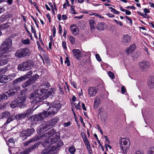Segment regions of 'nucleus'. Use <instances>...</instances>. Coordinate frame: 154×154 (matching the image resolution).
I'll list each match as a JSON object with an SVG mask.
<instances>
[{
	"label": "nucleus",
	"instance_id": "nucleus-1",
	"mask_svg": "<svg viewBox=\"0 0 154 154\" xmlns=\"http://www.w3.org/2000/svg\"><path fill=\"white\" fill-rule=\"evenodd\" d=\"M43 88L39 90L35 91L33 93L30 94L29 96L30 99H34L32 103L33 105L41 102L44 100L48 98L49 95H52L54 92V90L53 88H51L47 91L45 88H48L49 84L48 82H45L43 84Z\"/></svg>",
	"mask_w": 154,
	"mask_h": 154
},
{
	"label": "nucleus",
	"instance_id": "nucleus-2",
	"mask_svg": "<svg viewBox=\"0 0 154 154\" xmlns=\"http://www.w3.org/2000/svg\"><path fill=\"white\" fill-rule=\"evenodd\" d=\"M47 137L44 142L42 143V146L44 147L48 146L50 145L53 144L58 145L57 143L58 140L60 138L59 134L55 130L53 129L50 131L42 134L40 138Z\"/></svg>",
	"mask_w": 154,
	"mask_h": 154
},
{
	"label": "nucleus",
	"instance_id": "nucleus-3",
	"mask_svg": "<svg viewBox=\"0 0 154 154\" xmlns=\"http://www.w3.org/2000/svg\"><path fill=\"white\" fill-rule=\"evenodd\" d=\"M43 106L45 107V110L47 111L48 117L49 115H53L56 114L61 108V105L58 101H54L51 106L49 104V102L43 104Z\"/></svg>",
	"mask_w": 154,
	"mask_h": 154
},
{
	"label": "nucleus",
	"instance_id": "nucleus-4",
	"mask_svg": "<svg viewBox=\"0 0 154 154\" xmlns=\"http://www.w3.org/2000/svg\"><path fill=\"white\" fill-rule=\"evenodd\" d=\"M60 142L61 144L60 145H57L56 144H53L52 145H51L47 146V149L42 150L41 152V154H54L58 150L59 147L63 144L62 141H60Z\"/></svg>",
	"mask_w": 154,
	"mask_h": 154
},
{
	"label": "nucleus",
	"instance_id": "nucleus-5",
	"mask_svg": "<svg viewBox=\"0 0 154 154\" xmlns=\"http://www.w3.org/2000/svg\"><path fill=\"white\" fill-rule=\"evenodd\" d=\"M31 51L28 48H20L17 50L15 54V56L18 58H24L30 55Z\"/></svg>",
	"mask_w": 154,
	"mask_h": 154
},
{
	"label": "nucleus",
	"instance_id": "nucleus-6",
	"mask_svg": "<svg viewBox=\"0 0 154 154\" xmlns=\"http://www.w3.org/2000/svg\"><path fill=\"white\" fill-rule=\"evenodd\" d=\"M33 64V62L30 60H27L19 64L17 67L19 70L24 71L31 68Z\"/></svg>",
	"mask_w": 154,
	"mask_h": 154
},
{
	"label": "nucleus",
	"instance_id": "nucleus-7",
	"mask_svg": "<svg viewBox=\"0 0 154 154\" xmlns=\"http://www.w3.org/2000/svg\"><path fill=\"white\" fill-rule=\"evenodd\" d=\"M12 45V40L11 38H8L2 43L0 48L4 54L11 48Z\"/></svg>",
	"mask_w": 154,
	"mask_h": 154
},
{
	"label": "nucleus",
	"instance_id": "nucleus-8",
	"mask_svg": "<svg viewBox=\"0 0 154 154\" xmlns=\"http://www.w3.org/2000/svg\"><path fill=\"white\" fill-rule=\"evenodd\" d=\"M47 117L48 115H47V111L45 110L44 112L32 116L30 119L32 121H36L41 120Z\"/></svg>",
	"mask_w": 154,
	"mask_h": 154
},
{
	"label": "nucleus",
	"instance_id": "nucleus-9",
	"mask_svg": "<svg viewBox=\"0 0 154 154\" xmlns=\"http://www.w3.org/2000/svg\"><path fill=\"white\" fill-rule=\"evenodd\" d=\"M20 87H13L12 89L8 90L7 92H5L3 93V94L6 95L5 98L6 99H7L8 97H10L14 95L15 93L17 90H20Z\"/></svg>",
	"mask_w": 154,
	"mask_h": 154
},
{
	"label": "nucleus",
	"instance_id": "nucleus-10",
	"mask_svg": "<svg viewBox=\"0 0 154 154\" xmlns=\"http://www.w3.org/2000/svg\"><path fill=\"white\" fill-rule=\"evenodd\" d=\"M35 131L33 128H28L25 130L23 131L20 134V136L21 137L25 136V138H26V137L29 136L32 134Z\"/></svg>",
	"mask_w": 154,
	"mask_h": 154
},
{
	"label": "nucleus",
	"instance_id": "nucleus-11",
	"mask_svg": "<svg viewBox=\"0 0 154 154\" xmlns=\"http://www.w3.org/2000/svg\"><path fill=\"white\" fill-rule=\"evenodd\" d=\"M139 66L142 71H145L151 66V64L148 62L145 61L140 62Z\"/></svg>",
	"mask_w": 154,
	"mask_h": 154
},
{
	"label": "nucleus",
	"instance_id": "nucleus-12",
	"mask_svg": "<svg viewBox=\"0 0 154 154\" xmlns=\"http://www.w3.org/2000/svg\"><path fill=\"white\" fill-rule=\"evenodd\" d=\"M72 54L73 56L77 60L81 59V57L82 55V52L79 49H74L72 51Z\"/></svg>",
	"mask_w": 154,
	"mask_h": 154
},
{
	"label": "nucleus",
	"instance_id": "nucleus-13",
	"mask_svg": "<svg viewBox=\"0 0 154 154\" xmlns=\"http://www.w3.org/2000/svg\"><path fill=\"white\" fill-rule=\"evenodd\" d=\"M28 103V101L26 100V98L24 97L21 99L20 101H18V106L20 108H23L26 106Z\"/></svg>",
	"mask_w": 154,
	"mask_h": 154
},
{
	"label": "nucleus",
	"instance_id": "nucleus-14",
	"mask_svg": "<svg viewBox=\"0 0 154 154\" xmlns=\"http://www.w3.org/2000/svg\"><path fill=\"white\" fill-rule=\"evenodd\" d=\"M97 92V89L94 87H90L88 88V94L90 97L95 96Z\"/></svg>",
	"mask_w": 154,
	"mask_h": 154
},
{
	"label": "nucleus",
	"instance_id": "nucleus-15",
	"mask_svg": "<svg viewBox=\"0 0 154 154\" xmlns=\"http://www.w3.org/2000/svg\"><path fill=\"white\" fill-rule=\"evenodd\" d=\"M7 55L6 54H4L0 58V66L6 64L8 62V60L7 59Z\"/></svg>",
	"mask_w": 154,
	"mask_h": 154
},
{
	"label": "nucleus",
	"instance_id": "nucleus-16",
	"mask_svg": "<svg viewBox=\"0 0 154 154\" xmlns=\"http://www.w3.org/2000/svg\"><path fill=\"white\" fill-rule=\"evenodd\" d=\"M70 29L74 35H75L78 34L79 29L75 24L71 25L70 26Z\"/></svg>",
	"mask_w": 154,
	"mask_h": 154
},
{
	"label": "nucleus",
	"instance_id": "nucleus-17",
	"mask_svg": "<svg viewBox=\"0 0 154 154\" xmlns=\"http://www.w3.org/2000/svg\"><path fill=\"white\" fill-rule=\"evenodd\" d=\"M131 41V37L128 35H124L122 39V42L124 45L128 44Z\"/></svg>",
	"mask_w": 154,
	"mask_h": 154
},
{
	"label": "nucleus",
	"instance_id": "nucleus-18",
	"mask_svg": "<svg viewBox=\"0 0 154 154\" xmlns=\"http://www.w3.org/2000/svg\"><path fill=\"white\" fill-rule=\"evenodd\" d=\"M136 49V46L135 44H132L126 50V53L128 55L130 53L133 52Z\"/></svg>",
	"mask_w": 154,
	"mask_h": 154
},
{
	"label": "nucleus",
	"instance_id": "nucleus-19",
	"mask_svg": "<svg viewBox=\"0 0 154 154\" xmlns=\"http://www.w3.org/2000/svg\"><path fill=\"white\" fill-rule=\"evenodd\" d=\"M130 146H127L122 145V144H119V147L121 149L122 151V152L125 154L127 153L128 151Z\"/></svg>",
	"mask_w": 154,
	"mask_h": 154
},
{
	"label": "nucleus",
	"instance_id": "nucleus-20",
	"mask_svg": "<svg viewBox=\"0 0 154 154\" xmlns=\"http://www.w3.org/2000/svg\"><path fill=\"white\" fill-rule=\"evenodd\" d=\"M121 140L119 142V144L126 145L127 146V147L128 146H130V142L129 139L122 138Z\"/></svg>",
	"mask_w": 154,
	"mask_h": 154
},
{
	"label": "nucleus",
	"instance_id": "nucleus-21",
	"mask_svg": "<svg viewBox=\"0 0 154 154\" xmlns=\"http://www.w3.org/2000/svg\"><path fill=\"white\" fill-rule=\"evenodd\" d=\"M9 82L8 78L7 75H2L0 76V82L5 83Z\"/></svg>",
	"mask_w": 154,
	"mask_h": 154
},
{
	"label": "nucleus",
	"instance_id": "nucleus-22",
	"mask_svg": "<svg viewBox=\"0 0 154 154\" xmlns=\"http://www.w3.org/2000/svg\"><path fill=\"white\" fill-rule=\"evenodd\" d=\"M148 86L151 89L154 88V77L151 78L148 82Z\"/></svg>",
	"mask_w": 154,
	"mask_h": 154
},
{
	"label": "nucleus",
	"instance_id": "nucleus-23",
	"mask_svg": "<svg viewBox=\"0 0 154 154\" xmlns=\"http://www.w3.org/2000/svg\"><path fill=\"white\" fill-rule=\"evenodd\" d=\"M26 76H20L18 78L14 80L13 82V84L15 85L18 83L21 82L24 80H26Z\"/></svg>",
	"mask_w": 154,
	"mask_h": 154
},
{
	"label": "nucleus",
	"instance_id": "nucleus-24",
	"mask_svg": "<svg viewBox=\"0 0 154 154\" xmlns=\"http://www.w3.org/2000/svg\"><path fill=\"white\" fill-rule=\"evenodd\" d=\"M40 129L41 131H47L51 128L50 125L48 124H46L45 125H41L40 127Z\"/></svg>",
	"mask_w": 154,
	"mask_h": 154
},
{
	"label": "nucleus",
	"instance_id": "nucleus-25",
	"mask_svg": "<svg viewBox=\"0 0 154 154\" xmlns=\"http://www.w3.org/2000/svg\"><path fill=\"white\" fill-rule=\"evenodd\" d=\"M31 79H29L25 82L22 85V87L23 88H26L32 84L33 83Z\"/></svg>",
	"mask_w": 154,
	"mask_h": 154
},
{
	"label": "nucleus",
	"instance_id": "nucleus-26",
	"mask_svg": "<svg viewBox=\"0 0 154 154\" xmlns=\"http://www.w3.org/2000/svg\"><path fill=\"white\" fill-rule=\"evenodd\" d=\"M100 103V98L96 97L94 103V107L96 109L98 107L99 104Z\"/></svg>",
	"mask_w": 154,
	"mask_h": 154
},
{
	"label": "nucleus",
	"instance_id": "nucleus-27",
	"mask_svg": "<svg viewBox=\"0 0 154 154\" xmlns=\"http://www.w3.org/2000/svg\"><path fill=\"white\" fill-rule=\"evenodd\" d=\"M14 116L15 117V119H16L17 120H22L26 117L25 115L24 114V113L18 114Z\"/></svg>",
	"mask_w": 154,
	"mask_h": 154
},
{
	"label": "nucleus",
	"instance_id": "nucleus-28",
	"mask_svg": "<svg viewBox=\"0 0 154 154\" xmlns=\"http://www.w3.org/2000/svg\"><path fill=\"white\" fill-rule=\"evenodd\" d=\"M89 24L90 26L91 30L93 31L95 29V26L96 25L95 21L93 20H90L89 21Z\"/></svg>",
	"mask_w": 154,
	"mask_h": 154
},
{
	"label": "nucleus",
	"instance_id": "nucleus-29",
	"mask_svg": "<svg viewBox=\"0 0 154 154\" xmlns=\"http://www.w3.org/2000/svg\"><path fill=\"white\" fill-rule=\"evenodd\" d=\"M10 116V113L8 112H5L2 113L0 115V117L2 119L7 117H8Z\"/></svg>",
	"mask_w": 154,
	"mask_h": 154
},
{
	"label": "nucleus",
	"instance_id": "nucleus-30",
	"mask_svg": "<svg viewBox=\"0 0 154 154\" xmlns=\"http://www.w3.org/2000/svg\"><path fill=\"white\" fill-rule=\"evenodd\" d=\"M59 121V118L57 117L54 118L51 121V125H54L57 124Z\"/></svg>",
	"mask_w": 154,
	"mask_h": 154
},
{
	"label": "nucleus",
	"instance_id": "nucleus-31",
	"mask_svg": "<svg viewBox=\"0 0 154 154\" xmlns=\"http://www.w3.org/2000/svg\"><path fill=\"white\" fill-rule=\"evenodd\" d=\"M39 139H41V138L39 137H36V138L32 139L31 140H29L28 141H27V142H26L25 143V146H27L28 145H29L31 143L33 142L35 140H38Z\"/></svg>",
	"mask_w": 154,
	"mask_h": 154
},
{
	"label": "nucleus",
	"instance_id": "nucleus-32",
	"mask_svg": "<svg viewBox=\"0 0 154 154\" xmlns=\"http://www.w3.org/2000/svg\"><path fill=\"white\" fill-rule=\"evenodd\" d=\"M85 146L88 150L90 154H93L92 150L91 147H90V144L89 142L85 143Z\"/></svg>",
	"mask_w": 154,
	"mask_h": 154
},
{
	"label": "nucleus",
	"instance_id": "nucleus-33",
	"mask_svg": "<svg viewBox=\"0 0 154 154\" xmlns=\"http://www.w3.org/2000/svg\"><path fill=\"white\" fill-rule=\"evenodd\" d=\"M81 135L85 143L89 142L85 133L84 132H82L81 133Z\"/></svg>",
	"mask_w": 154,
	"mask_h": 154
},
{
	"label": "nucleus",
	"instance_id": "nucleus-34",
	"mask_svg": "<svg viewBox=\"0 0 154 154\" xmlns=\"http://www.w3.org/2000/svg\"><path fill=\"white\" fill-rule=\"evenodd\" d=\"M15 119V117L14 116H10L8 118L7 121L6 123L4 124V125L6 124H8L11 121H13Z\"/></svg>",
	"mask_w": 154,
	"mask_h": 154
},
{
	"label": "nucleus",
	"instance_id": "nucleus-35",
	"mask_svg": "<svg viewBox=\"0 0 154 154\" xmlns=\"http://www.w3.org/2000/svg\"><path fill=\"white\" fill-rule=\"evenodd\" d=\"M97 28L99 30H103L104 28V23L101 22L99 23L98 24Z\"/></svg>",
	"mask_w": 154,
	"mask_h": 154
},
{
	"label": "nucleus",
	"instance_id": "nucleus-36",
	"mask_svg": "<svg viewBox=\"0 0 154 154\" xmlns=\"http://www.w3.org/2000/svg\"><path fill=\"white\" fill-rule=\"evenodd\" d=\"M17 75L16 73H13L7 75L9 81L12 80Z\"/></svg>",
	"mask_w": 154,
	"mask_h": 154
},
{
	"label": "nucleus",
	"instance_id": "nucleus-37",
	"mask_svg": "<svg viewBox=\"0 0 154 154\" xmlns=\"http://www.w3.org/2000/svg\"><path fill=\"white\" fill-rule=\"evenodd\" d=\"M75 149L74 146H72L70 147L69 149V152L71 154H74L75 152Z\"/></svg>",
	"mask_w": 154,
	"mask_h": 154
},
{
	"label": "nucleus",
	"instance_id": "nucleus-38",
	"mask_svg": "<svg viewBox=\"0 0 154 154\" xmlns=\"http://www.w3.org/2000/svg\"><path fill=\"white\" fill-rule=\"evenodd\" d=\"M10 105L11 108H14L18 105V102H17L16 100L14 101L11 102Z\"/></svg>",
	"mask_w": 154,
	"mask_h": 154
},
{
	"label": "nucleus",
	"instance_id": "nucleus-39",
	"mask_svg": "<svg viewBox=\"0 0 154 154\" xmlns=\"http://www.w3.org/2000/svg\"><path fill=\"white\" fill-rule=\"evenodd\" d=\"M21 42L24 45H29L30 43V40L28 38L26 39H22Z\"/></svg>",
	"mask_w": 154,
	"mask_h": 154
},
{
	"label": "nucleus",
	"instance_id": "nucleus-40",
	"mask_svg": "<svg viewBox=\"0 0 154 154\" xmlns=\"http://www.w3.org/2000/svg\"><path fill=\"white\" fill-rule=\"evenodd\" d=\"M69 39L72 45H73L75 43V40L73 37L69 35Z\"/></svg>",
	"mask_w": 154,
	"mask_h": 154
},
{
	"label": "nucleus",
	"instance_id": "nucleus-41",
	"mask_svg": "<svg viewBox=\"0 0 154 154\" xmlns=\"http://www.w3.org/2000/svg\"><path fill=\"white\" fill-rule=\"evenodd\" d=\"M74 105L75 107L77 109H81V106L80 104V102H79L77 104L76 103H74Z\"/></svg>",
	"mask_w": 154,
	"mask_h": 154
},
{
	"label": "nucleus",
	"instance_id": "nucleus-42",
	"mask_svg": "<svg viewBox=\"0 0 154 154\" xmlns=\"http://www.w3.org/2000/svg\"><path fill=\"white\" fill-rule=\"evenodd\" d=\"M39 75H38L35 74L33 76L32 78L30 79H31L33 81V83L38 78Z\"/></svg>",
	"mask_w": 154,
	"mask_h": 154
},
{
	"label": "nucleus",
	"instance_id": "nucleus-43",
	"mask_svg": "<svg viewBox=\"0 0 154 154\" xmlns=\"http://www.w3.org/2000/svg\"><path fill=\"white\" fill-rule=\"evenodd\" d=\"M32 110V109H29L27 110L25 112L23 113L25 115V116L26 117L28 115H29L30 114Z\"/></svg>",
	"mask_w": 154,
	"mask_h": 154
},
{
	"label": "nucleus",
	"instance_id": "nucleus-44",
	"mask_svg": "<svg viewBox=\"0 0 154 154\" xmlns=\"http://www.w3.org/2000/svg\"><path fill=\"white\" fill-rule=\"evenodd\" d=\"M30 152V149L27 148L25 149L23 152H21V154H28Z\"/></svg>",
	"mask_w": 154,
	"mask_h": 154
},
{
	"label": "nucleus",
	"instance_id": "nucleus-45",
	"mask_svg": "<svg viewBox=\"0 0 154 154\" xmlns=\"http://www.w3.org/2000/svg\"><path fill=\"white\" fill-rule=\"evenodd\" d=\"M65 63H66L68 66H69L70 65V62L68 57H66V60L65 61Z\"/></svg>",
	"mask_w": 154,
	"mask_h": 154
},
{
	"label": "nucleus",
	"instance_id": "nucleus-46",
	"mask_svg": "<svg viewBox=\"0 0 154 154\" xmlns=\"http://www.w3.org/2000/svg\"><path fill=\"white\" fill-rule=\"evenodd\" d=\"M32 72L31 71H29L27 72L26 74H25L23 76H26V79H27L28 78V76H29L31 75L32 74Z\"/></svg>",
	"mask_w": 154,
	"mask_h": 154
},
{
	"label": "nucleus",
	"instance_id": "nucleus-47",
	"mask_svg": "<svg viewBox=\"0 0 154 154\" xmlns=\"http://www.w3.org/2000/svg\"><path fill=\"white\" fill-rule=\"evenodd\" d=\"M109 76L112 79H113L115 77L114 74L111 71H109L108 72Z\"/></svg>",
	"mask_w": 154,
	"mask_h": 154
},
{
	"label": "nucleus",
	"instance_id": "nucleus-48",
	"mask_svg": "<svg viewBox=\"0 0 154 154\" xmlns=\"http://www.w3.org/2000/svg\"><path fill=\"white\" fill-rule=\"evenodd\" d=\"M70 10L72 14H76L77 13V12L75 11L73 6H71Z\"/></svg>",
	"mask_w": 154,
	"mask_h": 154
},
{
	"label": "nucleus",
	"instance_id": "nucleus-49",
	"mask_svg": "<svg viewBox=\"0 0 154 154\" xmlns=\"http://www.w3.org/2000/svg\"><path fill=\"white\" fill-rule=\"evenodd\" d=\"M37 144H35L31 146L30 147L28 148L30 149V151L31 150L35 148L37 146Z\"/></svg>",
	"mask_w": 154,
	"mask_h": 154
},
{
	"label": "nucleus",
	"instance_id": "nucleus-50",
	"mask_svg": "<svg viewBox=\"0 0 154 154\" xmlns=\"http://www.w3.org/2000/svg\"><path fill=\"white\" fill-rule=\"evenodd\" d=\"M70 6L69 4V2L68 0H66V3L64 4L63 5V7L65 8H66L67 6Z\"/></svg>",
	"mask_w": 154,
	"mask_h": 154
},
{
	"label": "nucleus",
	"instance_id": "nucleus-51",
	"mask_svg": "<svg viewBox=\"0 0 154 154\" xmlns=\"http://www.w3.org/2000/svg\"><path fill=\"white\" fill-rule=\"evenodd\" d=\"M5 94H3L2 95H0V102L2 101V100L6 99L5 97L6 96Z\"/></svg>",
	"mask_w": 154,
	"mask_h": 154
},
{
	"label": "nucleus",
	"instance_id": "nucleus-52",
	"mask_svg": "<svg viewBox=\"0 0 154 154\" xmlns=\"http://www.w3.org/2000/svg\"><path fill=\"white\" fill-rule=\"evenodd\" d=\"M94 136L96 137V138L97 139V142H98V144L99 145H100V144H101L100 142V141L98 140V137H97V135L96 134H94Z\"/></svg>",
	"mask_w": 154,
	"mask_h": 154
},
{
	"label": "nucleus",
	"instance_id": "nucleus-53",
	"mask_svg": "<svg viewBox=\"0 0 154 154\" xmlns=\"http://www.w3.org/2000/svg\"><path fill=\"white\" fill-rule=\"evenodd\" d=\"M62 46L63 48L65 49H66L67 48L66 43L65 41H63V42Z\"/></svg>",
	"mask_w": 154,
	"mask_h": 154
},
{
	"label": "nucleus",
	"instance_id": "nucleus-54",
	"mask_svg": "<svg viewBox=\"0 0 154 154\" xmlns=\"http://www.w3.org/2000/svg\"><path fill=\"white\" fill-rule=\"evenodd\" d=\"M71 125V123L70 122H68L67 123H64L63 125L65 127H66L68 126H70Z\"/></svg>",
	"mask_w": 154,
	"mask_h": 154
},
{
	"label": "nucleus",
	"instance_id": "nucleus-55",
	"mask_svg": "<svg viewBox=\"0 0 154 154\" xmlns=\"http://www.w3.org/2000/svg\"><path fill=\"white\" fill-rule=\"evenodd\" d=\"M56 29L55 27L54 26L53 27V36L54 37L55 36V34L56 33Z\"/></svg>",
	"mask_w": 154,
	"mask_h": 154
},
{
	"label": "nucleus",
	"instance_id": "nucleus-56",
	"mask_svg": "<svg viewBox=\"0 0 154 154\" xmlns=\"http://www.w3.org/2000/svg\"><path fill=\"white\" fill-rule=\"evenodd\" d=\"M62 28L60 25H59V34H61L62 33Z\"/></svg>",
	"mask_w": 154,
	"mask_h": 154
},
{
	"label": "nucleus",
	"instance_id": "nucleus-57",
	"mask_svg": "<svg viewBox=\"0 0 154 154\" xmlns=\"http://www.w3.org/2000/svg\"><path fill=\"white\" fill-rule=\"evenodd\" d=\"M96 57L97 60L99 61H100L101 60V59L100 57L99 54H96Z\"/></svg>",
	"mask_w": 154,
	"mask_h": 154
},
{
	"label": "nucleus",
	"instance_id": "nucleus-58",
	"mask_svg": "<svg viewBox=\"0 0 154 154\" xmlns=\"http://www.w3.org/2000/svg\"><path fill=\"white\" fill-rule=\"evenodd\" d=\"M122 92V94H124L125 92V89L124 86H122L121 88Z\"/></svg>",
	"mask_w": 154,
	"mask_h": 154
},
{
	"label": "nucleus",
	"instance_id": "nucleus-59",
	"mask_svg": "<svg viewBox=\"0 0 154 154\" xmlns=\"http://www.w3.org/2000/svg\"><path fill=\"white\" fill-rule=\"evenodd\" d=\"M31 27L32 33H34V34L36 33V31L34 29L32 26H31Z\"/></svg>",
	"mask_w": 154,
	"mask_h": 154
},
{
	"label": "nucleus",
	"instance_id": "nucleus-60",
	"mask_svg": "<svg viewBox=\"0 0 154 154\" xmlns=\"http://www.w3.org/2000/svg\"><path fill=\"white\" fill-rule=\"evenodd\" d=\"M8 141L10 143H13L14 142V140L13 138H10L8 140Z\"/></svg>",
	"mask_w": 154,
	"mask_h": 154
},
{
	"label": "nucleus",
	"instance_id": "nucleus-61",
	"mask_svg": "<svg viewBox=\"0 0 154 154\" xmlns=\"http://www.w3.org/2000/svg\"><path fill=\"white\" fill-rule=\"evenodd\" d=\"M67 33V31L66 30L64 29L63 30V36L65 38L66 36V34Z\"/></svg>",
	"mask_w": 154,
	"mask_h": 154
},
{
	"label": "nucleus",
	"instance_id": "nucleus-62",
	"mask_svg": "<svg viewBox=\"0 0 154 154\" xmlns=\"http://www.w3.org/2000/svg\"><path fill=\"white\" fill-rule=\"evenodd\" d=\"M143 10L145 14H146V13H149L150 12L149 10L146 8H145Z\"/></svg>",
	"mask_w": 154,
	"mask_h": 154
},
{
	"label": "nucleus",
	"instance_id": "nucleus-63",
	"mask_svg": "<svg viewBox=\"0 0 154 154\" xmlns=\"http://www.w3.org/2000/svg\"><path fill=\"white\" fill-rule=\"evenodd\" d=\"M125 12V14L126 15H130L131 14V12L129 10H126Z\"/></svg>",
	"mask_w": 154,
	"mask_h": 154
},
{
	"label": "nucleus",
	"instance_id": "nucleus-64",
	"mask_svg": "<svg viewBox=\"0 0 154 154\" xmlns=\"http://www.w3.org/2000/svg\"><path fill=\"white\" fill-rule=\"evenodd\" d=\"M148 154H154V151L150 150L148 151Z\"/></svg>",
	"mask_w": 154,
	"mask_h": 154
}]
</instances>
